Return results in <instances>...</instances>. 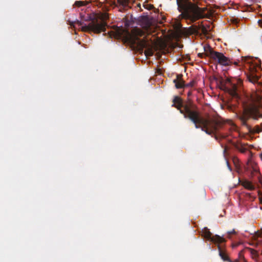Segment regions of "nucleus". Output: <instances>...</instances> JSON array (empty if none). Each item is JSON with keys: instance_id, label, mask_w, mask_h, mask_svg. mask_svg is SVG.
<instances>
[{"instance_id": "f257e3e1", "label": "nucleus", "mask_w": 262, "mask_h": 262, "mask_svg": "<svg viewBox=\"0 0 262 262\" xmlns=\"http://www.w3.org/2000/svg\"><path fill=\"white\" fill-rule=\"evenodd\" d=\"M172 102V106L179 110L185 118L191 120L196 128H201L209 135L213 134L216 140L218 139V136L223 139L227 137L226 135L219 133L225 124L222 118L210 117L204 118L201 117L195 105L190 102L184 104L182 99L178 96L174 97Z\"/></svg>"}, {"instance_id": "f03ea898", "label": "nucleus", "mask_w": 262, "mask_h": 262, "mask_svg": "<svg viewBox=\"0 0 262 262\" xmlns=\"http://www.w3.org/2000/svg\"><path fill=\"white\" fill-rule=\"evenodd\" d=\"M108 18V16L105 15L101 18H90V21L88 24H84L81 21L76 20L75 21H71L70 25L71 27L76 28L77 25L79 27L80 29L83 32H93L95 34H99L102 32H105L106 30V27L107 24L105 19Z\"/></svg>"}, {"instance_id": "7ed1b4c3", "label": "nucleus", "mask_w": 262, "mask_h": 262, "mask_svg": "<svg viewBox=\"0 0 262 262\" xmlns=\"http://www.w3.org/2000/svg\"><path fill=\"white\" fill-rule=\"evenodd\" d=\"M177 4L179 11L183 12L185 18L192 23L204 17V11L194 4L184 0H177Z\"/></svg>"}, {"instance_id": "20e7f679", "label": "nucleus", "mask_w": 262, "mask_h": 262, "mask_svg": "<svg viewBox=\"0 0 262 262\" xmlns=\"http://www.w3.org/2000/svg\"><path fill=\"white\" fill-rule=\"evenodd\" d=\"M237 118L241 121L242 125L245 126L248 131L252 132L251 126L247 123V121L252 118L257 120L259 118H262V114L260 113L258 108L252 104H244L243 112L236 114Z\"/></svg>"}, {"instance_id": "39448f33", "label": "nucleus", "mask_w": 262, "mask_h": 262, "mask_svg": "<svg viewBox=\"0 0 262 262\" xmlns=\"http://www.w3.org/2000/svg\"><path fill=\"white\" fill-rule=\"evenodd\" d=\"M218 249L220 256L224 261H228L229 262H247L244 256L243 252L242 251H241L238 253V258L235 259L234 261H232L229 259V257L226 254L225 251L222 249L220 245H218Z\"/></svg>"}, {"instance_id": "423d86ee", "label": "nucleus", "mask_w": 262, "mask_h": 262, "mask_svg": "<svg viewBox=\"0 0 262 262\" xmlns=\"http://www.w3.org/2000/svg\"><path fill=\"white\" fill-rule=\"evenodd\" d=\"M138 45L142 49H145L144 54L146 57L151 56L153 55V50L150 44L145 39H139Z\"/></svg>"}, {"instance_id": "0eeeda50", "label": "nucleus", "mask_w": 262, "mask_h": 262, "mask_svg": "<svg viewBox=\"0 0 262 262\" xmlns=\"http://www.w3.org/2000/svg\"><path fill=\"white\" fill-rule=\"evenodd\" d=\"M214 54L215 56L213 60L217 61L219 64L227 66L232 63L230 59L226 57L222 53L217 52Z\"/></svg>"}, {"instance_id": "6e6552de", "label": "nucleus", "mask_w": 262, "mask_h": 262, "mask_svg": "<svg viewBox=\"0 0 262 262\" xmlns=\"http://www.w3.org/2000/svg\"><path fill=\"white\" fill-rule=\"evenodd\" d=\"M204 236L206 238L215 244H221L226 242L225 239L218 235H212V233L207 229L204 232Z\"/></svg>"}, {"instance_id": "1a4fd4ad", "label": "nucleus", "mask_w": 262, "mask_h": 262, "mask_svg": "<svg viewBox=\"0 0 262 262\" xmlns=\"http://www.w3.org/2000/svg\"><path fill=\"white\" fill-rule=\"evenodd\" d=\"M226 86H225L226 90L229 93L232 97H236L238 96L237 89V87L235 83H233L231 80L227 79L226 81Z\"/></svg>"}, {"instance_id": "9d476101", "label": "nucleus", "mask_w": 262, "mask_h": 262, "mask_svg": "<svg viewBox=\"0 0 262 262\" xmlns=\"http://www.w3.org/2000/svg\"><path fill=\"white\" fill-rule=\"evenodd\" d=\"M177 89H181L185 88V82L182 79V75L179 74L177 75V78L173 80Z\"/></svg>"}, {"instance_id": "9b49d317", "label": "nucleus", "mask_w": 262, "mask_h": 262, "mask_svg": "<svg viewBox=\"0 0 262 262\" xmlns=\"http://www.w3.org/2000/svg\"><path fill=\"white\" fill-rule=\"evenodd\" d=\"M199 30H201L204 34L207 35L208 34L209 32L211 30L210 25H208L207 26H205L201 23L200 26H195L193 31L194 32H196Z\"/></svg>"}, {"instance_id": "f8f14e48", "label": "nucleus", "mask_w": 262, "mask_h": 262, "mask_svg": "<svg viewBox=\"0 0 262 262\" xmlns=\"http://www.w3.org/2000/svg\"><path fill=\"white\" fill-rule=\"evenodd\" d=\"M205 51V55L209 57L212 59H213L214 57V53L217 52L213 50L212 48L208 45H206L204 47Z\"/></svg>"}, {"instance_id": "ddd939ff", "label": "nucleus", "mask_w": 262, "mask_h": 262, "mask_svg": "<svg viewBox=\"0 0 262 262\" xmlns=\"http://www.w3.org/2000/svg\"><path fill=\"white\" fill-rule=\"evenodd\" d=\"M241 185L246 189L249 190H253L255 189V186L250 181L247 180H244L241 181Z\"/></svg>"}, {"instance_id": "4468645a", "label": "nucleus", "mask_w": 262, "mask_h": 262, "mask_svg": "<svg viewBox=\"0 0 262 262\" xmlns=\"http://www.w3.org/2000/svg\"><path fill=\"white\" fill-rule=\"evenodd\" d=\"M259 78V76L254 72H250V73L247 75V79L250 82L253 83L257 82Z\"/></svg>"}, {"instance_id": "2eb2a0df", "label": "nucleus", "mask_w": 262, "mask_h": 262, "mask_svg": "<svg viewBox=\"0 0 262 262\" xmlns=\"http://www.w3.org/2000/svg\"><path fill=\"white\" fill-rule=\"evenodd\" d=\"M247 249L250 252L251 257L253 259L257 261L258 258L259 257L258 252L256 250L251 248H248Z\"/></svg>"}, {"instance_id": "dca6fc26", "label": "nucleus", "mask_w": 262, "mask_h": 262, "mask_svg": "<svg viewBox=\"0 0 262 262\" xmlns=\"http://www.w3.org/2000/svg\"><path fill=\"white\" fill-rule=\"evenodd\" d=\"M234 146L235 148L241 153H245L247 150V149L242 144H236L234 145Z\"/></svg>"}, {"instance_id": "f3484780", "label": "nucleus", "mask_w": 262, "mask_h": 262, "mask_svg": "<svg viewBox=\"0 0 262 262\" xmlns=\"http://www.w3.org/2000/svg\"><path fill=\"white\" fill-rule=\"evenodd\" d=\"M89 4V2L87 1H77L75 2L74 5L78 7H80L83 6H86Z\"/></svg>"}, {"instance_id": "a211bd4d", "label": "nucleus", "mask_w": 262, "mask_h": 262, "mask_svg": "<svg viewBox=\"0 0 262 262\" xmlns=\"http://www.w3.org/2000/svg\"><path fill=\"white\" fill-rule=\"evenodd\" d=\"M129 0H118V2L122 6L126 7L128 5Z\"/></svg>"}, {"instance_id": "6ab92c4d", "label": "nucleus", "mask_w": 262, "mask_h": 262, "mask_svg": "<svg viewBox=\"0 0 262 262\" xmlns=\"http://www.w3.org/2000/svg\"><path fill=\"white\" fill-rule=\"evenodd\" d=\"M136 35L138 36H142L145 35V32L144 31H143L141 29H138L136 30Z\"/></svg>"}, {"instance_id": "aec40b11", "label": "nucleus", "mask_w": 262, "mask_h": 262, "mask_svg": "<svg viewBox=\"0 0 262 262\" xmlns=\"http://www.w3.org/2000/svg\"><path fill=\"white\" fill-rule=\"evenodd\" d=\"M195 83V81L194 80H192L190 82H189L187 84H185V88L193 87V86H194Z\"/></svg>"}, {"instance_id": "412c9836", "label": "nucleus", "mask_w": 262, "mask_h": 262, "mask_svg": "<svg viewBox=\"0 0 262 262\" xmlns=\"http://www.w3.org/2000/svg\"><path fill=\"white\" fill-rule=\"evenodd\" d=\"M227 234H228L227 237H228L229 238H231V235H232V234H236V232L235 231L234 229H233L231 231H228L227 232Z\"/></svg>"}, {"instance_id": "4be33fe9", "label": "nucleus", "mask_w": 262, "mask_h": 262, "mask_svg": "<svg viewBox=\"0 0 262 262\" xmlns=\"http://www.w3.org/2000/svg\"><path fill=\"white\" fill-rule=\"evenodd\" d=\"M258 23L259 25L262 28V20H258Z\"/></svg>"}, {"instance_id": "5701e85b", "label": "nucleus", "mask_w": 262, "mask_h": 262, "mask_svg": "<svg viewBox=\"0 0 262 262\" xmlns=\"http://www.w3.org/2000/svg\"><path fill=\"white\" fill-rule=\"evenodd\" d=\"M204 55H205V53H199L198 56L201 58H202Z\"/></svg>"}, {"instance_id": "b1692460", "label": "nucleus", "mask_w": 262, "mask_h": 262, "mask_svg": "<svg viewBox=\"0 0 262 262\" xmlns=\"http://www.w3.org/2000/svg\"><path fill=\"white\" fill-rule=\"evenodd\" d=\"M191 95H192V92L191 91H189L187 93V95L188 97H190Z\"/></svg>"}, {"instance_id": "393cba45", "label": "nucleus", "mask_w": 262, "mask_h": 262, "mask_svg": "<svg viewBox=\"0 0 262 262\" xmlns=\"http://www.w3.org/2000/svg\"><path fill=\"white\" fill-rule=\"evenodd\" d=\"M258 181H259V182L262 184V179L260 178H258Z\"/></svg>"}]
</instances>
